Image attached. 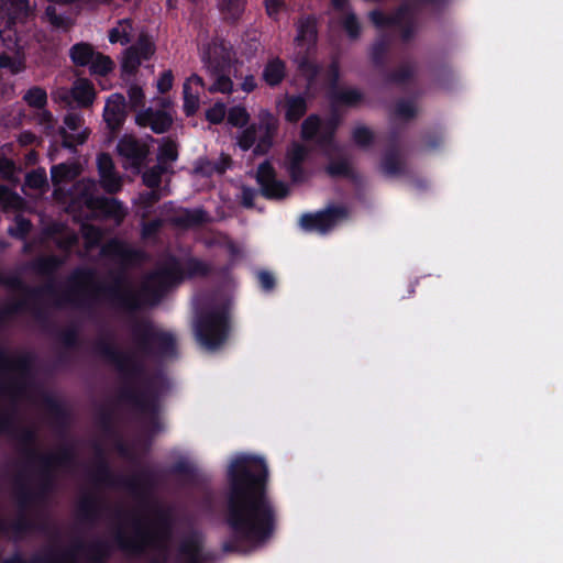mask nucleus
I'll return each instance as SVG.
<instances>
[{"label":"nucleus","mask_w":563,"mask_h":563,"mask_svg":"<svg viewBox=\"0 0 563 563\" xmlns=\"http://www.w3.org/2000/svg\"><path fill=\"white\" fill-rule=\"evenodd\" d=\"M267 466L257 456L235 455L228 470L225 520L232 544L227 549L249 552L262 545L273 531V509L264 494Z\"/></svg>","instance_id":"nucleus-1"},{"label":"nucleus","mask_w":563,"mask_h":563,"mask_svg":"<svg viewBox=\"0 0 563 563\" xmlns=\"http://www.w3.org/2000/svg\"><path fill=\"white\" fill-rule=\"evenodd\" d=\"M132 551L150 550L155 554V563H201V538L197 534L186 538L178 547L170 533L168 521L154 515L140 525L134 537L124 542Z\"/></svg>","instance_id":"nucleus-2"},{"label":"nucleus","mask_w":563,"mask_h":563,"mask_svg":"<svg viewBox=\"0 0 563 563\" xmlns=\"http://www.w3.org/2000/svg\"><path fill=\"white\" fill-rule=\"evenodd\" d=\"M33 12L29 0H0V67L12 74L24 69V45L13 25L22 23Z\"/></svg>","instance_id":"nucleus-3"},{"label":"nucleus","mask_w":563,"mask_h":563,"mask_svg":"<svg viewBox=\"0 0 563 563\" xmlns=\"http://www.w3.org/2000/svg\"><path fill=\"white\" fill-rule=\"evenodd\" d=\"M197 340L207 350L213 351L225 340L228 333V307L212 309L195 323Z\"/></svg>","instance_id":"nucleus-4"},{"label":"nucleus","mask_w":563,"mask_h":563,"mask_svg":"<svg viewBox=\"0 0 563 563\" xmlns=\"http://www.w3.org/2000/svg\"><path fill=\"white\" fill-rule=\"evenodd\" d=\"M276 130V118L271 112L262 110L258 114V126L252 125L245 129L238 137V146L242 151L254 146L255 154H264L272 146Z\"/></svg>","instance_id":"nucleus-5"},{"label":"nucleus","mask_w":563,"mask_h":563,"mask_svg":"<svg viewBox=\"0 0 563 563\" xmlns=\"http://www.w3.org/2000/svg\"><path fill=\"white\" fill-rule=\"evenodd\" d=\"M296 27L295 62L298 64L299 68L308 75L310 70L314 71V66L308 59V55L314 47L317 41L316 22L311 18H303L298 21Z\"/></svg>","instance_id":"nucleus-6"},{"label":"nucleus","mask_w":563,"mask_h":563,"mask_svg":"<svg viewBox=\"0 0 563 563\" xmlns=\"http://www.w3.org/2000/svg\"><path fill=\"white\" fill-rule=\"evenodd\" d=\"M201 59L209 75L229 69L233 59L232 48L223 41H212L201 49Z\"/></svg>","instance_id":"nucleus-7"},{"label":"nucleus","mask_w":563,"mask_h":563,"mask_svg":"<svg viewBox=\"0 0 563 563\" xmlns=\"http://www.w3.org/2000/svg\"><path fill=\"white\" fill-rule=\"evenodd\" d=\"M346 218V211L343 208H329L317 213L303 214L300 224L303 230L324 234L340 224Z\"/></svg>","instance_id":"nucleus-8"},{"label":"nucleus","mask_w":563,"mask_h":563,"mask_svg":"<svg viewBox=\"0 0 563 563\" xmlns=\"http://www.w3.org/2000/svg\"><path fill=\"white\" fill-rule=\"evenodd\" d=\"M95 188L96 184L91 180H87L78 184L75 191L89 208L99 209L102 213L109 214L115 219L122 218L124 212L121 203L115 199H95L92 196Z\"/></svg>","instance_id":"nucleus-9"},{"label":"nucleus","mask_w":563,"mask_h":563,"mask_svg":"<svg viewBox=\"0 0 563 563\" xmlns=\"http://www.w3.org/2000/svg\"><path fill=\"white\" fill-rule=\"evenodd\" d=\"M155 52L153 42L141 35L135 45L129 47L122 57L121 69L123 75H133L143 60H147Z\"/></svg>","instance_id":"nucleus-10"},{"label":"nucleus","mask_w":563,"mask_h":563,"mask_svg":"<svg viewBox=\"0 0 563 563\" xmlns=\"http://www.w3.org/2000/svg\"><path fill=\"white\" fill-rule=\"evenodd\" d=\"M69 96L73 97L78 106L88 107L92 104L96 98V90L88 79L79 78L74 82L70 90L58 88L52 93L55 101H65L67 103H69Z\"/></svg>","instance_id":"nucleus-11"},{"label":"nucleus","mask_w":563,"mask_h":563,"mask_svg":"<svg viewBox=\"0 0 563 563\" xmlns=\"http://www.w3.org/2000/svg\"><path fill=\"white\" fill-rule=\"evenodd\" d=\"M257 183L262 194L267 198H283L288 194V187L275 179L274 170L268 163H264L257 170Z\"/></svg>","instance_id":"nucleus-12"},{"label":"nucleus","mask_w":563,"mask_h":563,"mask_svg":"<svg viewBox=\"0 0 563 563\" xmlns=\"http://www.w3.org/2000/svg\"><path fill=\"white\" fill-rule=\"evenodd\" d=\"M65 126L62 130L64 145L75 146L82 144L88 137L89 131L84 128L82 118L79 114L69 113L64 120Z\"/></svg>","instance_id":"nucleus-13"},{"label":"nucleus","mask_w":563,"mask_h":563,"mask_svg":"<svg viewBox=\"0 0 563 563\" xmlns=\"http://www.w3.org/2000/svg\"><path fill=\"white\" fill-rule=\"evenodd\" d=\"M118 152L125 158L126 168L137 169L146 155V147L134 137L125 135L118 143Z\"/></svg>","instance_id":"nucleus-14"},{"label":"nucleus","mask_w":563,"mask_h":563,"mask_svg":"<svg viewBox=\"0 0 563 563\" xmlns=\"http://www.w3.org/2000/svg\"><path fill=\"white\" fill-rule=\"evenodd\" d=\"M126 115V102L121 93L111 95L104 106L103 119L111 130L121 126Z\"/></svg>","instance_id":"nucleus-15"},{"label":"nucleus","mask_w":563,"mask_h":563,"mask_svg":"<svg viewBox=\"0 0 563 563\" xmlns=\"http://www.w3.org/2000/svg\"><path fill=\"white\" fill-rule=\"evenodd\" d=\"M184 110L192 115L200 106V92L203 90V80L198 75H191L184 82Z\"/></svg>","instance_id":"nucleus-16"},{"label":"nucleus","mask_w":563,"mask_h":563,"mask_svg":"<svg viewBox=\"0 0 563 563\" xmlns=\"http://www.w3.org/2000/svg\"><path fill=\"white\" fill-rule=\"evenodd\" d=\"M135 122L141 126H150L155 133H163L170 126L172 117L165 111L147 109L136 114Z\"/></svg>","instance_id":"nucleus-17"},{"label":"nucleus","mask_w":563,"mask_h":563,"mask_svg":"<svg viewBox=\"0 0 563 563\" xmlns=\"http://www.w3.org/2000/svg\"><path fill=\"white\" fill-rule=\"evenodd\" d=\"M102 187L108 192H117L121 188V178L113 172V163L109 155L101 154L97 159Z\"/></svg>","instance_id":"nucleus-18"},{"label":"nucleus","mask_w":563,"mask_h":563,"mask_svg":"<svg viewBox=\"0 0 563 563\" xmlns=\"http://www.w3.org/2000/svg\"><path fill=\"white\" fill-rule=\"evenodd\" d=\"M331 124H322L318 117L310 115L302 123V136L305 139L319 137L325 140L332 133Z\"/></svg>","instance_id":"nucleus-19"},{"label":"nucleus","mask_w":563,"mask_h":563,"mask_svg":"<svg viewBox=\"0 0 563 563\" xmlns=\"http://www.w3.org/2000/svg\"><path fill=\"white\" fill-rule=\"evenodd\" d=\"M324 155L331 161L327 167L329 174L333 176L346 175L350 170L349 163L341 159V150L336 146L329 144L323 148Z\"/></svg>","instance_id":"nucleus-20"},{"label":"nucleus","mask_w":563,"mask_h":563,"mask_svg":"<svg viewBox=\"0 0 563 563\" xmlns=\"http://www.w3.org/2000/svg\"><path fill=\"white\" fill-rule=\"evenodd\" d=\"M306 155V148L298 143L292 144L287 152L285 164L294 180L300 178L301 173L299 166Z\"/></svg>","instance_id":"nucleus-21"},{"label":"nucleus","mask_w":563,"mask_h":563,"mask_svg":"<svg viewBox=\"0 0 563 563\" xmlns=\"http://www.w3.org/2000/svg\"><path fill=\"white\" fill-rule=\"evenodd\" d=\"M80 174V167L77 164H59L52 167L51 175L54 185H62L73 180Z\"/></svg>","instance_id":"nucleus-22"},{"label":"nucleus","mask_w":563,"mask_h":563,"mask_svg":"<svg viewBox=\"0 0 563 563\" xmlns=\"http://www.w3.org/2000/svg\"><path fill=\"white\" fill-rule=\"evenodd\" d=\"M285 77V66L280 59L274 58L263 70V79L269 86L278 85Z\"/></svg>","instance_id":"nucleus-23"},{"label":"nucleus","mask_w":563,"mask_h":563,"mask_svg":"<svg viewBox=\"0 0 563 563\" xmlns=\"http://www.w3.org/2000/svg\"><path fill=\"white\" fill-rule=\"evenodd\" d=\"M96 52L91 45L87 43H78L74 45L69 51L73 63L78 66H89Z\"/></svg>","instance_id":"nucleus-24"},{"label":"nucleus","mask_w":563,"mask_h":563,"mask_svg":"<svg viewBox=\"0 0 563 563\" xmlns=\"http://www.w3.org/2000/svg\"><path fill=\"white\" fill-rule=\"evenodd\" d=\"M132 30V24L129 20H121L110 30L109 41L124 45L130 42Z\"/></svg>","instance_id":"nucleus-25"},{"label":"nucleus","mask_w":563,"mask_h":563,"mask_svg":"<svg viewBox=\"0 0 563 563\" xmlns=\"http://www.w3.org/2000/svg\"><path fill=\"white\" fill-rule=\"evenodd\" d=\"M114 63L109 56L96 52L93 58L89 64V70L92 75L104 76L112 71Z\"/></svg>","instance_id":"nucleus-26"},{"label":"nucleus","mask_w":563,"mask_h":563,"mask_svg":"<svg viewBox=\"0 0 563 563\" xmlns=\"http://www.w3.org/2000/svg\"><path fill=\"white\" fill-rule=\"evenodd\" d=\"M306 101L301 97H291L287 99L285 117L290 122H296L306 112Z\"/></svg>","instance_id":"nucleus-27"},{"label":"nucleus","mask_w":563,"mask_h":563,"mask_svg":"<svg viewBox=\"0 0 563 563\" xmlns=\"http://www.w3.org/2000/svg\"><path fill=\"white\" fill-rule=\"evenodd\" d=\"M228 70L219 71L218 75H210L213 79V84L209 87L210 92L230 93L233 90V82L227 75Z\"/></svg>","instance_id":"nucleus-28"},{"label":"nucleus","mask_w":563,"mask_h":563,"mask_svg":"<svg viewBox=\"0 0 563 563\" xmlns=\"http://www.w3.org/2000/svg\"><path fill=\"white\" fill-rule=\"evenodd\" d=\"M177 155L176 144L172 141H164L157 155L158 164L168 167V163L175 162L177 159Z\"/></svg>","instance_id":"nucleus-29"},{"label":"nucleus","mask_w":563,"mask_h":563,"mask_svg":"<svg viewBox=\"0 0 563 563\" xmlns=\"http://www.w3.org/2000/svg\"><path fill=\"white\" fill-rule=\"evenodd\" d=\"M24 100L34 108L42 109L46 104V91L38 87H33L24 95Z\"/></svg>","instance_id":"nucleus-30"},{"label":"nucleus","mask_w":563,"mask_h":563,"mask_svg":"<svg viewBox=\"0 0 563 563\" xmlns=\"http://www.w3.org/2000/svg\"><path fill=\"white\" fill-rule=\"evenodd\" d=\"M402 10H400L396 15H394L393 18L390 16H386L384 13H382L380 11H373L371 12L369 14V19L371 21L376 25V26H386V25H389V24H394V23H400L401 20L404 19L402 18Z\"/></svg>","instance_id":"nucleus-31"},{"label":"nucleus","mask_w":563,"mask_h":563,"mask_svg":"<svg viewBox=\"0 0 563 563\" xmlns=\"http://www.w3.org/2000/svg\"><path fill=\"white\" fill-rule=\"evenodd\" d=\"M249 113L243 107H233L228 113V121L234 126H243L249 121Z\"/></svg>","instance_id":"nucleus-32"},{"label":"nucleus","mask_w":563,"mask_h":563,"mask_svg":"<svg viewBox=\"0 0 563 563\" xmlns=\"http://www.w3.org/2000/svg\"><path fill=\"white\" fill-rule=\"evenodd\" d=\"M167 166L157 165L146 170L143 175V180L145 185L150 188H154L159 184L161 175L164 172H167Z\"/></svg>","instance_id":"nucleus-33"},{"label":"nucleus","mask_w":563,"mask_h":563,"mask_svg":"<svg viewBox=\"0 0 563 563\" xmlns=\"http://www.w3.org/2000/svg\"><path fill=\"white\" fill-rule=\"evenodd\" d=\"M0 205L4 208H19L21 198L8 188L0 186Z\"/></svg>","instance_id":"nucleus-34"},{"label":"nucleus","mask_w":563,"mask_h":563,"mask_svg":"<svg viewBox=\"0 0 563 563\" xmlns=\"http://www.w3.org/2000/svg\"><path fill=\"white\" fill-rule=\"evenodd\" d=\"M245 0H219V8L229 16L238 15L244 5Z\"/></svg>","instance_id":"nucleus-35"},{"label":"nucleus","mask_w":563,"mask_h":563,"mask_svg":"<svg viewBox=\"0 0 563 563\" xmlns=\"http://www.w3.org/2000/svg\"><path fill=\"white\" fill-rule=\"evenodd\" d=\"M46 184V174L43 169L26 175L25 185L30 188L41 189Z\"/></svg>","instance_id":"nucleus-36"},{"label":"nucleus","mask_w":563,"mask_h":563,"mask_svg":"<svg viewBox=\"0 0 563 563\" xmlns=\"http://www.w3.org/2000/svg\"><path fill=\"white\" fill-rule=\"evenodd\" d=\"M225 112V106L219 102L207 110L206 117L209 122L217 124L224 119Z\"/></svg>","instance_id":"nucleus-37"},{"label":"nucleus","mask_w":563,"mask_h":563,"mask_svg":"<svg viewBox=\"0 0 563 563\" xmlns=\"http://www.w3.org/2000/svg\"><path fill=\"white\" fill-rule=\"evenodd\" d=\"M176 280V275L174 271L166 272V273H158L155 276H153L150 280V285H156L166 287L167 285L173 284Z\"/></svg>","instance_id":"nucleus-38"},{"label":"nucleus","mask_w":563,"mask_h":563,"mask_svg":"<svg viewBox=\"0 0 563 563\" xmlns=\"http://www.w3.org/2000/svg\"><path fill=\"white\" fill-rule=\"evenodd\" d=\"M130 106L132 108L139 107L144 101V93L141 87L133 85L128 90Z\"/></svg>","instance_id":"nucleus-39"},{"label":"nucleus","mask_w":563,"mask_h":563,"mask_svg":"<svg viewBox=\"0 0 563 563\" xmlns=\"http://www.w3.org/2000/svg\"><path fill=\"white\" fill-rule=\"evenodd\" d=\"M372 132L364 126H358L353 132L354 142L362 146L368 144L372 141Z\"/></svg>","instance_id":"nucleus-40"},{"label":"nucleus","mask_w":563,"mask_h":563,"mask_svg":"<svg viewBox=\"0 0 563 563\" xmlns=\"http://www.w3.org/2000/svg\"><path fill=\"white\" fill-rule=\"evenodd\" d=\"M45 18L47 21L56 26V27H63L65 26V18L62 15H58L56 13V9L53 5H48L45 10Z\"/></svg>","instance_id":"nucleus-41"},{"label":"nucleus","mask_w":563,"mask_h":563,"mask_svg":"<svg viewBox=\"0 0 563 563\" xmlns=\"http://www.w3.org/2000/svg\"><path fill=\"white\" fill-rule=\"evenodd\" d=\"M174 76L170 70H167L162 74V76L157 80V89L159 92L164 93L168 91L173 87Z\"/></svg>","instance_id":"nucleus-42"},{"label":"nucleus","mask_w":563,"mask_h":563,"mask_svg":"<svg viewBox=\"0 0 563 563\" xmlns=\"http://www.w3.org/2000/svg\"><path fill=\"white\" fill-rule=\"evenodd\" d=\"M343 25L350 36H356L358 34L360 26L353 14H346Z\"/></svg>","instance_id":"nucleus-43"},{"label":"nucleus","mask_w":563,"mask_h":563,"mask_svg":"<svg viewBox=\"0 0 563 563\" xmlns=\"http://www.w3.org/2000/svg\"><path fill=\"white\" fill-rule=\"evenodd\" d=\"M361 98V95L355 89H345L340 92L339 100L346 104H353Z\"/></svg>","instance_id":"nucleus-44"},{"label":"nucleus","mask_w":563,"mask_h":563,"mask_svg":"<svg viewBox=\"0 0 563 563\" xmlns=\"http://www.w3.org/2000/svg\"><path fill=\"white\" fill-rule=\"evenodd\" d=\"M258 280L265 290H271L274 287V277L267 272L258 273Z\"/></svg>","instance_id":"nucleus-45"},{"label":"nucleus","mask_w":563,"mask_h":563,"mask_svg":"<svg viewBox=\"0 0 563 563\" xmlns=\"http://www.w3.org/2000/svg\"><path fill=\"white\" fill-rule=\"evenodd\" d=\"M284 7L280 0H266V10L271 16H275Z\"/></svg>","instance_id":"nucleus-46"},{"label":"nucleus","mask_w":563,"mask_h":563,"mask_svg":"<svg viewBox=\"0 0 563 563\" xmlns=\"http://www.w3.org/2000/svg\"><path fill=\"white\" fill-rule=\"evenodd\" d=\"M255 88H256V80H255L254 76H252V75L246 76L241 84V89L245 92H251Z\"/></svg>","instance_id":"nucleus-47"},{"label":"nucleus","mask_w":563,"mask_h":563,"mask_svg":"<svg viewBox=\"0 0 563 563\" xmlns=\"http://www.w3.org/2000/svg\"><path fill=\"white\" fill-rule=\"evenodd\" d=\"M394 165H395L394 159L388 157L384 161L382 168H383L384 173H386L387 175H394L397 170V168Z\"/></svg>","instance_id":"nucleus-48"},{"label":"nucleus","mask_w":563,"mask_h":563,"mask_svg":"<svg viewBox=\"0 0 563 563\" xmlns=\"http://www.w3.org/2000/svg\"><path fill=\"white\" fill-rule=\"evenodd\" d=\"M40 119L41 122L45 124L47 129H51L53 126V115L48 111L42 110Z\"/></svg>","instance_id":"nucleus-49"},{"label":"nucleus","mask_w":563,"mask_h":563,"mask_svg":"<svg viewBox=\"0 0 563 563\" xmlns=\"http://www.w3.org/2000/svg\"><path fill=\"white\" fill-rule=\"evenodd\" d=\"M0 169L7 177H10L12 174L13 166L9 161H0Z\"/></svg>","instance_id":"nucleus-50"},{"label":"nucleus","mask_w":563,"mask_h":563,"mask_svg":"<svg viewBox=\"0 0 563 563\" xmlns=\"http://www.w3.org/2000/svg\"><path fill=\"white\" fill-rule=\"evenodd\" d=\"M34 135L30 132H24L20 135V142L22 144H31L34 141Z\"/></svg>","instance_id":"nucleus-51"},{"label":"nucleus","mask_w":563,"mask_h":563,"mask_svg":"<svg viewBox=\"0 0 563 563\" xmlns=\"http://www.w3.org/2000/svg\"><path fill=\"white\" fill-rule=\"evenodd\" d=\"M253 196V191L250 190V189H245L243 191V202L245 206L250 207L251 206V197Z\"/></svg>","instance_id":"nucleus-52"},{"label":"nucleus","mask_w":563,"mask_h":563,"mask_svg":"<svg viewBox=\"0 0 563 563\" xmlns=\"http://www.w3.org/2000/svg\"><path fill=\"white\" fill-rule=\"evenodd\" d=\"M398 112L402 115H410L413 113V108L411 106H400Z\"/></svg>","instance_id":"nucleus-53"},{"label":"nucleus","mask_w":563,"mask_h":563,"mask_svg":"<svg viewBox=\"0 0 563 563\" xmlns=\"http://www.w3.org/2000/svg\"><path fill=\"white\" fill-rule=\"evenodd\" d=\"M157 339L163 342V343H166V344H172L173 343V338L172 335L167 334V333H161L159 335H157Z\"/></svg>","instance_id":"nucleus-54"},{"label":"nucleus","mask_w":563,"mask_h":563,"mask_svg":"<svg viewBox=\"0 0 563 563\" xmlns=\"http://www.w3.org/2000/svg\"><path fill=\"white\" fill-rule=\"evenodd\" d=\"M18 222H19V224L21 227V231L22 232H26L29 230V227H30L29 221H26L24 219H19Z\"/></svg>","instance_id":"nucleus-55"},{"label":"nucleus","mask_w":563,"mask_h":563,"mask_svg":"<svg viewBox=\"0 0 563 563\" xmlns=\"http://www.w3.org/2000/svg\"><path fill=\"white\" fill-rule=\"evenodd\" d=\"M229 250H230L231 254L234 255V256L238 253H240V251H241L239 246H236V245H234L232 243L229 244Z\"/></svg>","instance_id":"nucleus-56"},{"label":"nucleus","mask_w":563,"mask_h":563,"mask_svg":"<svg viewBox=\"0 0 563 563\" xmlns=\"http://www.w3.org/2000/svg\"><path fill=\"white\" fill-rule=\"evenodd\" d=\"M335 7H341L344 3V0H333Z\"/></svg>","instance_id":"nucleus-57"},{"label":"nucleus","mask_w":563,"mask_h":563,"mask_svg":"<svg viewBox=\"0 0 563 563\" xmlns=\"http://www.w3.org/2000/svg\"><path fill=\"white\" fill-rule=\"evenodd\" d=\"M152 195H153V197H152V198H153L154 200L158 199V197H157L154 192H153Z\"/></svg>","instance_id":"nucleus-58"},{"label":"nucleus","mask_w":563,"mask_h":563,"mask_svg":"<svg viewBox=\"0 0 563 563\" xmlns=\"http://www.w3.org/2000/svg\"><path fill=\"white\" fill-rule=\"evenodd\" d=\"M331 71L333 73V76H336V69L335 68L332 69Z\"/></svg>","instance_id":"nucleus-59"}]
</instances>
